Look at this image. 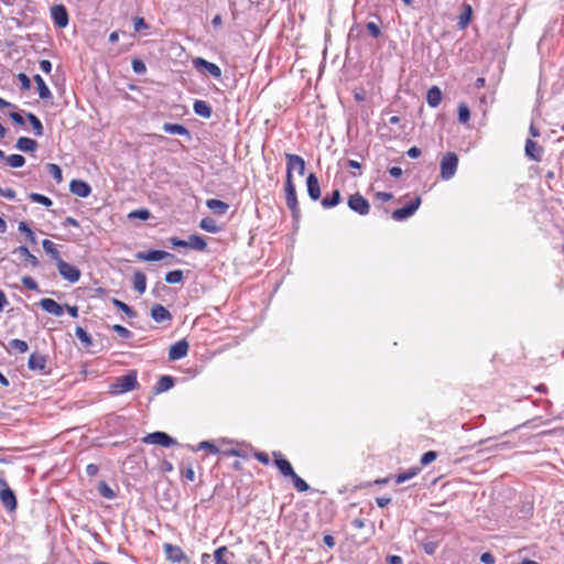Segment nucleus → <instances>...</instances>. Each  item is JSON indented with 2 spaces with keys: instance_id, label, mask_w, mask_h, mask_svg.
I'll return each mask as SVG.
<instances>
[{
  "instance_id": "a878e982",
  "label": "nucleus",
  "mask_w": 564,
  "mask_h": 564,
  "mask_svg": "<svg viewBox=\"0 0 564 564\" xmlns=\"http://www.w3.org/2000/svg\"><path fill=\"white\" fill-rule=\"evenodd\" d=\"M15 147L20 151L24 152H34L37 148V143L35 140L28 138V137H21L18 139Z\"/></svg>"
},
{
  "instance_id": "09e8293b",
  "label": "nucleus",
  "mask_w": 564,
  "mask_h": 564,
  "mask_svg": "<svg viewBox=\"0 0 564 564\" xmlns=\"http://www.w3.org/2000/svg\"><path fill=\"white\" fill-rule=\"evenodd\" d=\"M436 457H437V453H436V452H434V451H429V452H426V453H424V454L422 455V457H421V460H420V462H421V464H422L423 466H426V465L431 464L432 462H434V460L436 459Z\"/></svg>"
},
{
  "instance_id": "e2e57ef3",
  "label": "nucleus",
  "mask_w": 564,
  "mask_h": 564,
  "mask_svg": "<svg viewBox=\"0 0 564 564\" xmlns=\"http://www.w3.org/2000/svg\"><path fill=\"white\" fill-rule=\"evenodd\" d=\"M113 303H115L116 306H118L124 313H127L129 315L133 314L132 310L126 303H123V302H121L119 300H113Z\"/></svg>"
},
{
  "instance_id": "39448f33",
  "label": "nucleus",
  "mask_w": 564,
  "mask_h": 564,
  "mask_svg": "<svg viewBox=\"0 0 564 564\" xmlns=\"http://www.w3.org/2000/svg\"><path fill=\"white\" fill-rule=\"evenodd\" d=\"M348 207L358 215L366 216L370 212L369 202L360 194L355 193L348 197Z\"/></svg>"
},
{
  "instance_id": "5fc2aeb1",
  "label": "nucleus",
  "mask_w": 564,
  "mask_h": 564,
  "mask_svg": "<svg viewBox=\"0 0 564 564\" xmlns=\"http://www.w3.org/2000/svg\"><path fill=\"white\" fill-rule=\"evenodd\" d=\"M149 25L145 23L144 19L141 17H135L133 19V29L135 32H140L142 30H147Z\"/></svg>"
},
{
  "instance_id": "4be33fe9",
  "label": "nucleus",
  "mask_w": 564,
  "mask_h": 564,
  "mask_svg": "<svg viewBox=\"0 0 564 564\" xmlns=\"http://www.w3.org/2000/svg\"><path fill=\"white\" fill-rule=\"evenodd\" d=\"M442 90L437 86H432L426 94V101L430 107L436 108L442 101Z\"/></svg>"
},
{
  "instance_id": "603ef678",
  "label": "nucleus",
  "mask_w": 564,
  "mask_h": 564,
  "mask_svg": "<svg viewBox=\"0 0 564 564\" xmlns=\"http://www.w3.org/2000/svg\"><path fill=\"white\" fill-rule=\"evenodd\" d=\"M22 284L28 290H31V291H37V289H39L37 282L33 278H31V276H23L22 278Z\"/></svg>"
},
{
  "instance_id": "f3484780",
  "label": "nucleus",
  "mask_w": 564,
  "mask_h": 564,
  "mask_svg": "<svg viewBox=\"0 0 564 564\" xmlns=\"http://www.w3.org/2000/svg\"><path fill=\"white\" fill-rule=\"evenodd\" d=\"M193 63L196 68H205L214 78L221 77V69L218 65L210 63L202 57H197Z\"/></svg>"
},
{
  "instance_id": "7ed1b4c3",
  "label": "nucleus",
  "mask_w": 564,
  "mask_h": 564,
  "mask_svg": "<svg viewBox=\"0 0 564 564\" xmlns=\"http://www.w3.org/2000/svg\"><path fill=\"white\" fill-rule=\"evenodd\" d=\"M286 160V173L285 181L293 180V171H296L299 175H303L305 172V161L302 156L292 153H285Z\"/></svg>"
},
{
  "instance_id": "f8f14e48",
  "label": "nucleus",
  "mask_w": 564,
  "mask_h": 564,
  "mask_svg": "<svg viewBox=\"0 0 564 564\" xmlns=\"http://www.w3.org/2000/svg\"><path fill=\"white\" fill-rule=\"evenodd\" d=\"M189 345L186 339H181L174 343L169 350L170 360H178L185 357L188 352Z\"/></svg>"
},
{
  "instance_id": "c9c22d12",
  "label": "nucleus",
  "mask_w": 564,
  "mask_h": 564,
  "mask_svg": "<svg viewBox=\"0 0 564 564\" xmlns=\"http://www.w3.org/2000/svg\"><path fill=\"white\" fill-rule=\"evenodd\" d=\"M420 470H421L420 467H412V468L408 469L406 471H403V473L397 475L394 478V481H395V484L400 485V484L415 477L420 473Z\"/></svg>"
},
{
  "instance_id": "6e6d98bb",
  "label": "nucleus",
  "mask_w": 564,
  "mask_h": 564,
  "mask_svg": "<svg viewBox=\"0 0 564 564\" xmlns=\"http://www.w3.org/2000/svg\"><path fill=\"white\" fill-rule=\"evenodd\" d=\"M112 329H113V330H115L119 336H121V337H123V338H130V337H131V335H132V333H131L128 328H126L124 326H122V325H118V324H116V325H113V326H112Z\"/></svg>"
},
{
  "instance_id": "4d7b16f0",
  "label": "nucleus",
  "mask_w": 564,
  "mask_h": 564,
  "mask_svg": "<svg viewBox=\"0 0 564 564\" xmlns=\"http://www.w3.org/2000/svg\"><path fill=\"white\" fill-rule=\"evenodd\" d=\"M17 77L21 84L22 89L29 90L31 88V80L24 73L18 74Z\"/></svg>"
},
{
  "instance_id": "0eeeda50",
  "label": "nucleus",
  "mask_w": 564,
  "mask_h": 564,
  "mask_svg": "<svg viewBox=\"0 0 564 564\" xmlns=\"http://www.w3.org/2000/svg\"><path fill=\"white\" fill-rule=\"evenodd\" d=\"M421 205V197L415 196L412 202H410L408 205L395 209L392 213V219L395 221H402L409 217H411L420 207Z\"/></svg>"
},
{
  "instance_id": "f704fd0d",
  "label": "nucleus",
  "mask_w": 564,
  "mask_h": 564,
  "mask_svg": "<svg viewBox=\"0 0 564 564\" xmlns=\"http://www.w3.org/2000/svg\"><path fill=\"white\" fill-rule=\"evenodd\" d=\"M199 227L210 234H216L220 230V227L217 225L216 220L210 217H205L200 220Z\"/></svg>"
},
{
  "instance_id": "20e7f679",
  "label": "nucleus",
  "mask_w": 564,
  "mask_h": 564,
  "mask_svg": "<svg viewBox=\"0 0 564 564\" xmlns=\"http://www.w3.org/2000/svg\"><path fill=\"white\" fill-rule=\"evenodd\" d=\"M284 193H285L286 206L291 210L293 218H299L300 207H299L294 181H285Z\"/></svg>"
},
{
  "instance_id": "423d86ee",
  "label": "nucleus",
  "mask_w": 564,
  "mask_h": 564,
  "mask_svg": "<svg viewBox=\"0 0 564 564\" xmlns=\"http://www.w3.org/2000/svg\"><path fill=\"white\" fill-rule=\"evenodd\" d=\"M163 551L165 554V557L171 563H186L189 564V558L185 554V552L182 550L178 545H173L171 543H164L163 544Z\"/></svg>"
},
{
  "instance_id": "cd10ccee",
  "label": "nucleus",
  "mask_w": 564,
  "mask_h": 564,
  "mask_svg": "<svg viewBox=\"0 0 564 564\" xmlns=\"http://www.w3.org/2000/svg\"><path fill=\"white\" fill-rule=\"evenodd\" d=\"M234 557L227 546H220L214 552L215 564H229L228 557Z\"/></svg>"
},
{
  "instance_id": "412c9836",
  "label": "nucleus",
  "mask_w": 564,
  "mask_h": 564,
  "mask_svg": "<svg viewBox=\"0 0 564 564\" xmlns=\"http://www.w3.org/2000/svg\"><path fill=\"white\" fill-rule=\"evenodd\" d=\"M28 367L31 370L42 371L46 367V358L41 354L33 352L29 357Z\"/></svg>"
},
{
  "instance_id": "de8ad7c7",
  "label": "nucleus",
  "mask_w": 564,
  "mask_h": 564,
  "mask_svg": "<svg viewBox=\"0 0 564 564\" xmlns=\"http://www.w3.org/2000/svg\"><path fill=\"white\" fill-rule=\"evenodd\" d=\"M181 474L184 479L187 481H194L195 480V471L193 466L189 464L187 466L182 465L181 466Z\"/></svg>"
},
{
  "instance_id": "72a5a7b5",
  "label": "nucleus",
  "mask_w": 564,
  "mask_h": 564,
  "mask_svg": "<svg viewBox=\"0 0 564 564\" xmlns=\"http://www.w3.org/2000/svg\"><path fill=\"white\" fill-rule=\"evenodd\" d=\"M42 247H43L44 251L47 254H50L53 260H55L56 262L58 260H61L59 251H58V249L56 248V245L53 241H51L48 239H44L42 241Z\"/></svg>"
},
{
  "instance_id": "9d476101",
  "label": "nucleus",
  "mask_w": 564,
  "mask_h": 564,
  "mask_svg": "<svg viewBox=\"0 0 564 564\" xmlns=\"http://www.w3.org/2000/svg\"><path fill=\"white\" fill-rule=\"evenodd\" d=\"M0 482L3 485V488L0 490V500L8 511H14L17 509V497L8 487L6 480H0Z\"/></svg>"
},
{
  "instance_id": "b1692460",
  "label": "nucleus",
  "mask_w": 564,
  "mask_h": 564,
  "mask_svg": "<svg viewBox=\"0 0 564 564\" xmlns=\"http://www.w3.org/2000/svg\"><path fill=\"white\" fill-rule=\"evenodd\" d=\"M206 206L215 214L224 215L228 212L229 205L220 199L210 198L206 200Z\"/></svg>"
},
{
  "instance_id": "49530a36",
  "label": "nucleus",
  "mask_w": 564,
  "mask_h": 564,
  "mask_svg": "<svg viewBox=\"0 0 564 564\" xmlns=\"http://www.w3.org/2000/svg\"><path fill=\"white\" fill-rule=\"evenodd\" d=\"M46 167L48 173L57 183H61L63 181L62 170L57 164L48 163Z\"/></svg>"
},
{
  "instance_id": "2f4dec72",
  "label": "nucleus",
  "mask_w": 564,
  "mask_h": 564,
  "mask_svg": "<svg viewBox=\"0 0 564 564\" xmlns=\"http://www.w3.org/2000/svg\"><path fill=\"white\" fill-rule=\"evenodd\" d=\"M163 130L170 134L187 135L188 130L183 124L166 122L163 124Z\"/></svg>"
},
{
  "instance_id": "052dcab7",
  "label": "nucleus",
  "mask_w": 564,
  "mask_h": 564,
  "mask_svg": "<svg viewBox=\"0 0 564 564\" xmlns=\"http://www.w3.org/2000/svg\"><path fill=\"white\" fill-rule=\"evenodd\" d=\"M0 196L6 197L8 199H13L15 197V192L12 188L0 187Z\"/></svg>"
},
{
  "instance_id": "c756f323",
  "label": "nucleus",
  "mask_w": 564,
  "mask_h": 564,
  "mask_svg": "<svg viewBox=\"0 0 564 564\" xmlns=\"http://www.w3.org/2000/svg\"><path fill=\"white\" fill-rule=\"evenodd\" d=\"M133 288L139 294H143L147 289V276L141 271H135L133 274Z\"/></svg>"
},
{
  "instance_id": "7c9ffc66",
  "label": "nucleus",
  "mask_w": 564,
  "mask_h": 564,
  "mask_svg": "<svg viewBox=\"0 0 564 564\" xmlns=\"http://www.w3.org/2000/svg\"><path fill=\"white\" fill-rule=\"evenodd\" d=\"M34 82L37 85L39 96L41 99L52 98L50 88L46 86L44 79L39 74L34 76Z\"/></svg>"
},
{
  "instance_id": "6ab92c4d",
  "label": "nucleus",
  "mask_w": 564,
  "mask_h": 564,
  "mask_svg": "<svg viewBox=\"0 0 564 564\" xmlns=\"http://www.w3.org/2000/svg\"><path fill=\"white\" fill-rule=\"evenodd\" d=\"M167 257H173V256L163 250H151L149 252H138L135 254V258L141 261H160Z\"/></svg>"
},
{
  "instance_id": "338daca9",
  "label": "nucleus",
  "mask_w": 564,
  "mask_h": 564,
  "mask_svg": "<svg viewBox=\"0 0 564 564\" xmlns=\"http://www.w3.org/2000/svg\"><path fill=\"white\" fill-rule=\"evenodd\" d=\"M40 67L44 73L50 74L52 70V63L48 59H42L40 62Z\"/></svg>"
},
{
  "instance_id": "f03ea898",
  "label": "nucleus",
  "mask_w": 564,
  "mask_h": 564,
  "mask_svg": "<svg viewBox=\"0 0 564 564\" xmlns=\"http://www.w3.org/2000/svg\"><path fill=\"white\" fill-rule=\"evenodd\" d=\"M441 177L448 181L456 174L458 167V156L454 152H446L441 159Z\"/></svg>"
},
{
  "instance_id": "37998d69",
  "label": "nucleus",
  "mask_w": 564,
  "mask_h": 564,
  "mask_svg": "<svg viewBox=\"0 0 564 564\" xmlns=\"http://www.w3.org/2000/svg\"><path fill=\"white\" fill-rule=\"evenodd\" d=\"M98 492L107 499H113L116 497L115 491L108 486L106 481H100L98 484Z\"/></svg>"
},
{
  "instance_id": "13d9d810",
  "label": "nucleus",
  "mask_w": 564,
  "mask_h": 564,
  "mask_svg": "<svg viewBox=\"0 0 564 564\" xmlns=\"http://www.w3.org/2000/svg\"><path fill=\"white\" fill-rule=\"evenodd\" d=\"M223 454L225 456H235V457H242V458H247L248 457V455L245 452H242V451H240L238 448L226 449V451L223 452Z\"/></svg>"
},
{
  "instance_id": "473e14b6",
  "label": "nucleus",
  "mask_w": 564,
  "mask_h": 564,
  "mask_svg": "<svg viewBox=\"0 0 564 564\" xmlns=\"http://www.w3.org/2000/svg\"><path fill=\"white\" fill-rule=\"evenodd\" d=\"M174 384L173 378L170 376H162L154 387L155 393H162L170 390Z\"/></svg>"
},
{
  "instance_id": "58836bf2",
  "label": "nucleus",
  "mask_w": 564,
  "mask_h": 564,
  "mask_svg": "<svg viewBox=\"0 0 564 564\" xmlns=\"http://www.w3.org/2000/svg\"><path fill=\"white\" fill-rule=\"evenodd\" d=\"M75 335L85 347H89L93 343L90 335L80 326L75 328Z\"/></svg>"
},
{
  "instance_id": "9b49d317",
  "label": "nucleus",
  "mask_w": 564,
  "mask_h": 564,
  "mask_svg": "<svg viewBox=\"0 0 564 564\" xmlns=\"http://www.w3.org/2000/svg\"><path fill=\"white\" fill-rule=\"evenodd\" d=\"M272 455L274 464L282 476L290 477L291 475H294V469L291 463L283 456L281 452H273Z\"/></svg>"
},
{
  "instance_id": "393cba45",
  "label": "nucleus",
  "mask_w": 564,
  "mask_h": 564,
  "mask_svg": "<svg viewBox=\"0 0 564 564\" xmlns=\"http://www.w3.org/2000/svg\"><path fill=\"white\" fill-rule=\"evenodd\" d=\"M194 112L205 119L212 117V107L205 100H196L193 105Z\"/></svg>"
},
{
  "instance_id": "79ce46f5",
  "label": "nucleus",
  "mask_w": 564,
  "mask_h": 564,
  "mask_svg": "<svg viewBox=\"0 0 564 564\" xmlns=\"http://www.w3.org/2000/svg\"><path fill=\"white\" fill-rule=\"evenodd\" d=\"M29 198L32 202L41 204V205H44L46 207H50L53 204V202H52V199L50 197H47L45 195H42V194H39V193H31L29 195Z\"/></svg>"
},
{
  "instance_id": "ddd939ff",
  "label": "nucleus",
  "mask_w": 564,
  "mask_h": 564,
  "mask_svg": "<svg viewBox=\"0 0 564 564\" xmlns=\"http://www.w3.org/2000/svg\"><path fill=\"white\" fill-rule=\"evenodd\" d=\"M51 15L58 28H65L68 24V13L64 6L56 4L51 9Z\"/></svg>"
},
{
  "instance_id": "8fccbe9b",
  "label": "nucleus",
  "mask_w": 564,
  "mask_h": 564,
  "mask_svg": "<svg viewBox=\"0 0 564 564\" xmlns=\"http://www.w3.org/2000/svg\"><path fill=\"white\" fill-rule=\"evenodd\" d=\"M151 214L148 209H137L129 214V217L131 218H139L142 220H148L150 218Z\"/></svg>"
},
{
  "instance_id": "bb28decb",
  "label": "nucleus",
  "mask_w": 564,
  "mask_h": 564,
  "mask_svg": "<svg viewBox=\"0 0 564 564\" xmlns=\"http://www.w3.org/2000/svg\"><path fill=\"white\" fill-rule=\"evenodd\" d=\"M187 245L196 251H205L207 249V242L204 237L195 234L188 237Z\"/></svg>"
},
{
  "instance_id": "bf43d9fd",
  "label": "nucleus",
  "mask_w": 564,
  "mask_h": 564,
  "mask_svg": "<svg viewBox=\"0 0 564 564\" xmlns=\"http://www.w3.org/2000/svg\"><path fill=\"white\" fill-rule=\"evenodd\" d=\"M253 456L257 460H259L263 465H268L270 463L269 455L264 452H254Z\"/></svg>"
},
{
  "instance_id": "864d4df0",
  "label": "nucleus",
  "mask_w": 564,
  "mask_h": 564,
  "mask_svg": "<svg viewBox=\"0 0 564 564\" xmlns=\"http://www.w3.org/2000/svg\"><path fill=\"white\" fill-rule=\"evenodd\" d=\"M366 28H367V31L369 32V34L372 37L377 39V37L380 36L381 30H380V28L375 22H368L366 24Z\"/></svg>"
},
{
  "instance_id": "a18cd8bd",
  "label": "nucleus",
  "mask_w": 564,
  "mask_h": 564,
  "mask_svg": "<svg viewBox=\"0 0 564 564\" xmlns=\"http://www.w3.org/2000/svg\"><path fill=\"white\" fill-rule=\"evenodd\" d=\"M183 280V271L182 270H174L170 271L165 275V281L170 284H176L182 282Z\"/></svg>"
},
{
  "instance_id": "774afa93",
  "label": "nucleus",
  "mask_w": 564,
  "mask_h": 564,
  "mask_svg": "<svg viewBox=\"0 0 564 564\" xmlns=\"http://www.w3.org/2000/svg\"><path fill=\"white\" fill-rule=\"evenodd\" d=\"M387 564H403V561L398 555H390L387 557Z\"/></svg>"
},
{
  "instance_id": "ea45409f",
  "label": "nucleus",
  "mask_w": 564,
  "mask_h": 564,
  "mask_svg": "<svg viewBox=\"0 0 564 564\" xmlns=\"http://www.w3.org/2000/svg\"><path fill=\"white\" fill-rule=\"evenodd\" d=\"M290 478L292 479L293 485L297 491L304 492L310 489L307 482L304 479H302L295 471L294 475L290 476Z\"/></svg>"
},
{
  "instance_id": "dca6fc26",
  "label": "nucleus",
  "mask_w": 564,
  "mask_h": 564,
  "mask_svg": "<svg viewBox=\"0 0 564 564\" xmlns=\"http://www.w3.org/2000/svg\"><path fill=\"white\" fill-rule=\"evenodd\" d=\"M525 154L533 161L540 162L542 160L543 148L535 141L528 139L525 141Z\"/></svg>"
},
{
  "instance_id": "2eb2a0df",
  "label": "nucleus",
  "mask_w": 564,
  "mask_h": 564,
  "mask_svg": "<svg viewBox=\"0 0 564 564\" xmlns=\"http://www.w3.org/2000/svg\"><path fill=\"white\" fill-rule=\"evenodd\" d=\"M69 191L82 198L88 197L91 193V187L88 183L82 180H73L69 184Z\"/></svg>"
},
{
  "instance_id": "aec40b11",
  "label": "nucleus",
  "mask_w": 564,
  "mask_h": 564,
  "mask_svg": "<svg viewBox=\"0 0 564 564\" xmlns=\"http://www.w3.org/2000/svg\"><path fill=\"white\" fill-rule=\"evenodd\" d=\"M151 317L158 323H163L172 319V315L169 312V310L161 304H155L152 306Z\"/></svg>"
},
{
  "instance_id": "1a4fd4ad",
  "label": "nucleus",
  "mask_w": 564,
  "mask_h": 564,
  "mask_svg": "<svg viewBox=\"0 0 564 564\" xmlns=\"http://www.w3.org/2000/svg\"><path fill=\"white\" fill-rule=\"evenodd\" d=\"M142 443L170 447L175 444V441L165 432H153L144 436Z\"/></svg>"
},
{
  "instance_id": "69168bd1",
  "label": "nucleus",
  "mask_w": 564,
  "mask_h": 564,
  "mask_svg": "<svg viewBox=\"0 0 564 564\" xmlns=\"http://www.w3.org/2000/svg\"><path fill=\"white\" fill-rule=\"evenodd\" d=\"M392 197H393V195L391 193H387V192L376 193V198L381 202H388V200L392 199Z\"/></svg>"
},
{
  "instance_id": "e433bc0d",
  "label": "nucleus",
  "mask_w": 564,
  "mask_h": 564,
  "mask_svg": "<svg viewBox=\"0 0 564 564\" xmlns=\"http://www.w3.org/2000/svg\"><path fill=\"white\" fill-rule=\"evenodd\" d=\"M26 118L30 121V123L34 130V134L37 137H41L43 134V124H42L41 120L35 115H33L31 112H29L26 115Z\"/></svg>"
},
{
  "instance_id": "a19ab883",
  "label": "nucleus",
  "mask_w": 564,
  "mask_h": 564,
  "mask_svg": "<svg viewBox=\"0 0 564 564\" xmlns=\"http://www.w3.org/2000/svg\"><path fill=\"white\" fill-rule=\"evenodd\" d=\"M458 120L460 123H467L470 119V111L466 104L460 102L457 108Z\"/></svg>"
},
{
  "instance_id": "f257e3e1",
  "label": "nucleus",
  "mask_w": 564,
  "mask_h": 564,
  "mask_svg": "<svg viewBox=\"0 0 564 564\" xmlns=\"http://www.w3.org/2000/svg\"><path fill=\"white\" fill-rule=\"evenodd\" d=\"M139 387L137 370H129L127 375L117 377L109 386V393L119 395Z\"/></svg>"
},
{
  "instance_id": "3c124183",
  "label": "nucleus",
  "mask_w": 564,
  "mask_h": 564,
  "mask_svg": "<svg viewBox=\"0 0 564 564\" xmlns=\"http://www.w3.org/2000/svg\"><path fill=\"white\" fill-rule=\"evenodd\" d=\"M198 449H206V451H208L212 454H218L219 453V448L215 444H213L210 442H207V441L200 442L198 444Z\"/></svg>"
},
{
  "instance_id": "4468645a",
  "label": "nucleus",
  "mask_w": 564,
  "mask_h": 564,
  "mask_svg": "<svg viewBox=\"0 0 564 564\" xmlns=\"http://www.w3.org/2000/svg\"><path fill=\"white\" fill-rule=\"evenodd\" d=\"M307 194L312 200H318L322 192L317 176L310 173L306 177Z\"/></svg>"
},
{
  "instance_id": "c85d7f7f",
  "label": "nucleus",
  "mask_w": 564,
  "mask_h": 564,
  "mask_svg": "<svg viewBox=\"0 0 564 564\" xmlns=\"http://www.w3.org/2000/svg\"><path fill=\"white\" fill-rule=\"evenodd\" d=\"M340 198H341L340 191L335 189V191H333V193L330 195H326L322 199L321 204L324 208H332V207L337 206L340 203Z\"/></svg>"
},
{
  "instance_id": "5701e85b",
  "label": "nucleus",
  "mask_w": 564,
  "mask_h": 564,
  "mask_svg": "<svg viewBox=\"0 0 564 564\" xmlns=\"http://www.w3.org/2000/svg\"><path fill=\"white\" fill-rule=\"evenodd\" d=\"M473 8L470 4L465 3L462 13L458 17L457 26L459 30H465L471 21Z\"/></svg>"
},
{
  "instance_id": "4c0bfd02",
  "label": "nucleus",
  "mask_w": 564,
  "mask_h": 564,
  "mask_svg": "<svg viewBox=\"0 0 564 564\" xmlns=\"http://www.w3.org/2000/svg\"><path fill=\"white\" fill-rule=\"evenodd\" d=\"M9 347L12 349V350H15L18 351L19 354H24L28 351L29 349V345L25 340H22V339H11L9 341Z\"/></svg>"
},
{
  "instance_id": "a211bd4d",
  "label": "nucleus",
  "mask_w": 564,
  "mask_h": 564,
  "mask_svg": "<svg viewBox=\"0 0 564 564\" xmlns=\"http://www.w3.org/2000/svg\"><path fill=\"white\" fill-rule=\"evenodd\" d=\"M40 306L47 313L55 315V316H62L64 313V308L61 304H58L53 299H42L40 301Z\"/></svg>"
},
{
  "instance_id": "0e129e2a",
  "label": "nucleus",
  "mask_w": 564,
  "mask_h": 564,
  "mask_svg": "<svg viewBox=\"0 0 564 564\" xmlns=\"http://www.w3.org/2000/svg\"><path fill=\"white\" fill-rule=\"evenodd\" d=\"M480 561L484 564H494L495 563V557H494V555L491 553L485 552V553L481 554Z\"/></svg>"
},
{
  "instance_id": "6e6552de",
  "label": "nucleus",
  "mask_w": 564,
  "mask_h": 564,
  "mask_svg": "<svg viewBox=\"0 0 564 564\" xmlns=\"http://www.w3.org/2000/svg\"><path fill=\"white\" fill-rule=\"evenodd\" d=\"M59 274L70 283H76L80 279V271L77 267L67 263L64 260L56 262Z\"/></svg>"
},
{
  "instance_id": "c03bdc74",
  "label": "nucleus",
  "mask_w": 564,
  "mask_h": 564,
  "mask_svg": "<svg viewBox=\"0 0 564 564\" xmlns=\"http://www.w3.org/2000/svg\"><path fill=\"white\" fill-rule=\"evenodd\" d=\"M6 160L11 167H21L25 163V159L21 154H11Z\"/></svg>"
},
{
  "instance_id": "680f3d73",
  "label": "nucleus",
  "mask_w": 564,
  "mask_h": 564,
  "mask_svg": "<svg viewBox=\"0 0 564 564\" xmlns=\"http://www.w3.org/2000/svg\"><path fill=\"white\" fill-rule=\"evenodd\" d=\"M170 243L173 246V247H188L187 245V240H182L177 237H171L170 238Z\"/></svg>"
}]
</instances>
